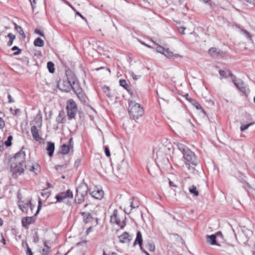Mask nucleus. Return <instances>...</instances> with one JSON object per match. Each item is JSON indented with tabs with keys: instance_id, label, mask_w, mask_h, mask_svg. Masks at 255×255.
I'll return each instance as SVG.
<instances>
[{
	"instance_id": "obj_39",
	"label": "nucleus",
	"mask_w": 255,
	"mask_h": 255,
	"mask_svg": "<svg viewBox=\"0 0 255 255\" xmlns=\"http://www.w3.org/2000/svg\"><path fill=\"white\" fill-rule=\"evenodd\" d=\"M146 248L150 252L154 251L155 250V246H154V244L152 243H148L146 245Z\"/></svg>"
},
{
	"instance_id": "obj_52",
	"label": "nucleus",
	"mask_w": 255,
	"mask_h": 255,
	"mask_svg": "<svg viewBox=\"0 0 255 255\" xmlns=\"http://www.w3.org/2000/svg\"><path fill=\"white\" fill-rule=\"evenodd\" d=\"M169 184L170 187H177V186L172 181L169 180Z\"/></svg>"
},
{
	"instance_id": "obj_37",
	"label": "nucleus",
	"mask_w": 255,
	"mask_h": 255,
	"mask_svg": "<svg viewBox=\"0 0 255 255\" xmlns=\"http://www.w3.org/2000/svg\"><path fill=\"white\" fill-rule=\"evenodd\" d=\"M130 75L132 77L133 79L134 80H137L139 79L141 77L140 75H136L134 73V72L132 71H129L128 72Z\"/></svg>"
},
{
	"instance_id": "obj_57",
	"label": "nucleus",
	"mask_w": 255,
	"mask_h": 255,
	"mask_svg": "<svg viewBox=\"0 0 255 255\" xmlns=\"http://www.w3.org/2000/svg\"><path fill=\"white\" fill-rule=\"evenodd\" d=\"M215 235H216V237L219 236L222 237V234L221 232H218Z\"/></svg>"
},
{
	"instance_id": "obj_56",
	"label": "nucleus",
	"mask_w": 255,
	"mask_h": 255,
	"mask_svg": "<svg viewBox=\"0 0 255 255\" xmlns=\"http://www.w3.org/2000/svg\"><path fill=\"white\" fill-rule=\"evenodd\" d=\"M72 138H71L69 140V146H70L71 147V148H73V145L72 144Z\"/></svg>"
},
{
	"instance_id": "obj_54",
	"label": "nucleus",
	"mask_w": 255,
	"mask_h": 255,
	"mask_svg": "<svg viewBox=\"0 0 255 255\" xmlns=\"http://www.w3.org/2000/svg\"><path fill=\"white\" fill-rule=\"evenodd\" d=\"M64 166L63 165H56L55 166V169L56 170H60L62 167H63Z\"/></svg>"
},
{
	"instance_id": "obj_36",
	"label": "nucleus",
	"mask_w": 255,
	"mask_h": 255,
	"mask_svg": "<svg viewBox=\"0 0 255 255\" xmlns=\"http://www.w3.org/2000/svg\"><path fill=\"white\" fill-rule=\"evenodd\" d=\"M47 68L49 72L51 73H53L54 72V65L52 62H48L47 64Z\"/></svg>"
},
{
	"instance_id": "obj_45",
	"label": "nucleus",
	"mask_w": 255,
	"mask_h": 255,
	"mask_svg": "<svg viewBox=\"0 0 255 255\" xmlns=\"http://www.w3.org/2000/svg\"><path fill=\"white\" fill-rule=\"evenodd\" d=\"M185 29H186L185 27H184V26L178 27V30L179 32L182 34H185L184 30H185Z\"/></svg>"
},
{
	"instance_id": "obj_62",
	"label": "nucleus",
	"mask_w": 255,
	"mask_h": 255,
	"mask_svg": "<svg viewBox=\"0 0 255 255\" xmlns=\"http://www.w3.org/2000/svg\"><path fill=\"white\" fill-rule=\"evenodd\" d=\"M3 224V221H2V220L0 219V226H1Z\"/></svg>"
},
{
	"instance_id": "obj_27",
	"label": "nucleus",
	"mask_w": 255,
	"mask_h": 255,
	"mask_svg": "<svg viewBox=\"0 0 255 255\" xmlns=\"http://www.w3.org/2000/svg\"><path fill=\"white\" fill-rule=\"evenodd\" d=\"M240 32L243 34L248 40L251 41L253 43L252 36L251 34L246 30L242 29L240 30Z\"/></svg>"
},
{
	"instance_id": "obj_14",
	"label": "nucleus",
	"mask_w": 255,
	"mask_h": 255,
	"mask_svg": "<svg viewBox=\"0 0 255 255\" xmlns=\"http://www.w3.org/2000/svg\"><path fill=\"white\" fill-rule=\"evenodd\" d=\"M11 171L13 174H21L24 171L23 164L18 163H12L11 165Z\"/></svg>"
},
{
	"instance_id": "obj_17",
	"label": "nucleus",
	"mask_w": 255,
	"mask_h": 255,
	"mask_svg": "<svg viewBox=\"0 0 255 255\" xmlns=\"http://www.w3.org/2000/svg\"><path fill=\"white\" fill-rule=\"evenodd\" d=\"M31 132L32 135V137L33 138L37 141H40L41 139V137H40L39 134V130L37 128V127L35 125H33L31 127Z\"/></svg>"
},
{
	"instance_id": "obj_18",
	"label": "nucleus",
	"mask_w": 255,
	"mask_h": 255,
	"mask_svg": "<svg viewBox=\"0 0 255 255\" xmlns=\"http://www.w3.org/2000/svg\"><path fill=\"white\" fill-rule=\"evenodd\" d=\"M120 242L128 243L131 240V237L127 232H124L119 237Z\"/></svg>"
},
{
	"instance_id": "obj_5",
	"label": "nucleus",
	"mask_w": 255,
	"mask_h": 255,
	"mask_svg": "<svg viewBox=\"0 0 255 255\" xmlns=\"http://www.w3.org/2000/svg\"><path fill=\"white\" fill-rule=\"evenodd\" d=\"M88 191V186L85 184H81L77 188V193L75 196V201L78 203H81L84 200Z\"/></svg>"
},
{
	"instance_id": "obj_44",
	"label": "nucleus",
	"mask_w": 255,
	"mask_h": 255,
	"mask_svg": "<svg viewBox=\"0 0 255 255\" xmlns=\"http://www.w3.org/2000/svg\"><path fill=\"white\" fill-rule=\"evenodd\" d=\"M15 49H17V51H15V52H14L13 53V54L14 55H17L21 53V50L20 49H19V48L17 46H13V47L12 48V49H11V50H13V51L15 50Z\"/></svg>"
},
{
	"instance_id": "obj_50",
	"label": "nucleus",
	"mask_w": 255,
	"mask_h": 255,
	"mask_svg": "<svg viewBox=\"0 0 255 255\" xmlns=\"http://www.w3.org/2000/svg\"><path fill=\"white\" fill-rule=\"evenodd\" d=\"M34 32H35V33L40 35V36H41L42 37H44L43 32H41L40 30L36 29H35Z\"/></svg>"
},
{
	"instance_id": "obj_33",
	"label": "nucleus",
	"mask_w": 255,
	"mask_h": 255,
	"mask_svg": "<svg viewBox=\"0 0 255 255\" xmlns=\"http://www.w3.org/2000/svg\"><path fill=\"white\" fill-rule=\"evenodd\" d=\"M189 190L191 194H194L195 196H197L199 195V192L197 190V188L195 186L192 185L189 188Z\"/></svg>"
},
{
	"instance_id": "obj_31",
	"label": "nucleus",
	"mask_w": 255,
	"mask_h": 255,
	"mask_svg": "<svg viewBox=\"0 0 255 255\" xmlns=\"http://www.w3.org/2000/svg\"><path fill=\"white\" fill-rule=\"evenodd\" d=\"M209 54L213 57H217L218 56V52L215 48H211L209 50Z\"/></svg>"
},
{
	"instance_id": "obj_40",
	"label": "nucleus",
	"mask_w": 255,
	"mask_h": 255,
	"mask_svg": "<svg viewBox=\"0 0 255 255\" xmlns=\"http://www.w3.org/2000/svg\"><path fill=\"white\" fill-rule=\"evenodd\" d=\"M254 124H255V123H251L247 125H244L241 126V127L240 128L241 130L242 131H244L245 130L248 129L251 126L253 125Z\"/></svg>"
},
{
	"instance_id": "obj_20",
	"label": "nucleus",
	"mask_w": 255,
	"mask_h": 255,
	"mask_svg": "<svg viewBox=\"0 0 255 255\" xmlns=\"http://www.w3.org/2000/svg\"><path fill=\"white\" fill-rule=\"evenodd\" d=\"M83 216V221L86 223L92 222L94 219L89 212H83L81 213Z\"/></svg>"
},
{
	"instance_id": "obj_35",
	"label": "nucleus",
	"mask_w": 255,
	"mask_h": 255,
	"mask_svg": "<svg viewBox=\"0 0 255 255\" xmlns=\"http://www.w3.org/2000/svg\"><path fill=\"white\" fill-rule=\"evenodd\" d=\"M7 37L9 38V40L7 42V45L10 46L13 43V40L15 38V36L12 33H9L8 34Z\"/></svg>"
},
{
	"instance_id": "obj_42",
	"label": "nucleus",
	"mask_w": 255,
	"mask_h": 255,
	"mask_svg": "<svg viewBox=\"0 0 255 255\" xmlns=\"http://www.w3.org/2000/svg\"><path fill=\"white\" fill-rule=\"evenodd\" d=\"M120 85L125 88L126 89H127L128 87V85L127 84V82L125 80H120Z\"/></svg>"
},
{
	"instance_id": "obj_28",
	"label": "nucleus",
	"mask_w": 255,
	"mask_h": 255,
	"mask_svg": "<svg viewBox=\"0 0 255 255\" xmlns=\"http://www.w3.org/2000/svg\"><path fill=\"white\" fill-rule=\"evenodd\" d=\"M44 44V41L40 38L38 37L34 41V45L37 47H42Z\"/></svg>"
},
{
	"instance_id": "obj_4",
	"label": "nucleus",
	"mask_w": 255,
	"mask_h": 255,
	"mask_svg": "<svg viewBox=\"0 0 255 255\" xmlns=\"http://www.w3.org/2000/svg\"><path fill=\"white\" fill-rule=\"evenodd\" d=\"M129 113L133 119L137 120L143 115L144 111L139 104L130 101L129 102Z\"/></svg>"
},
{
	"instance_id": "obj_26",
	"label": "nucleus",
	"mask_w": 255,
	"mask_h": 255,
	"mask_svg": "<svg viewBox=\"0 0 255 255\" xmlns=\"http://www.w3.org/2000/svg\"><path fill=\"white\" fill-rule=\"evenodd\" d=\"M242 232L247 238L246 240L244 241V242L245 243L246 241H248L247 239L253 235V232L252 231L247 229L245 227H244V228L242 229Z\"/></svg>"
},
{
	"instance_id": "obj_23",
	"label": "nucleus",
	"mask_w": 255,
	"mask_h": 255,
	"mask_svg": "<svg viewBox=\"0 0 255 255\" xmlns=\"http://www.w3.org/2000/svg\"><path fill=\"white\" fill-rule=\"evenodd\" d=\"M207 242L212 245H219L216 243V235H211L207 236Z\"/></svg>"
},
{
	"instance_id": "obj_13",
	"label": "nucleus",
	"mask_w": 255,
	"mask_h": 255,
	"mask_svg": "<svg viewBox=\"0 0 255 255\" xmlns=\"http://www.w3.org/2000/svg\"><path fill=\"white\" fill-rule=\"evenodd\" d=\"M25 168L29 171L32 172L35 175L38 174L41 171V167L37 163H27L25 165Z\"/></svg>"
},
{
	"instance_id": "obj_51",
	"label": "nucleus",
	"mask_w": 255,
	"mask_h": 255,
	"mask_svg": "<svg viewBox=\"0 0 255 255\" xmlns=\"http://www.w3.org/2000/svg\"><path fill=\"white\" fill-rule=\"evenodd\" d=\"M10 111L11 112L12 114L13 115H16L17 114V112L19 111V109L13 110L11 108L10 109Z\"/></svg>"
},
{
	"instance_id": "obj_21",
	"label": "nucleus",
	"mask_w": 255,
	"mask_h": 255,
	"mask_svg": "<svg viewBox=\"0 0 255 255\" xmlns=\"http://www.w3.org/2000/svg\"><path fill=\"white\" fill-rule=\"evenodd\" d=\"M34 122L36 127L40 128L42 126V118L40 113L37 114L34 118Z\"/></svg>"
},
{
	"instance_id": "obj_16",
	"label": "nucleus",
	"mask_w": 255,
	"mask_h": 255,
	"mask_svg": "<svg viewBox=\"0 0 255 255\" xmlns=\"http://www.w3.org/2000/svg\"><path fill=\"white\" fill-rule=\"evenodd\" d=\"M73 91L76 94L77 96L80 101L82 102H86V96L83 92L82 90L80 88L78 85L76 87V88H73Z\"/></svg>"
},
{
	"instance_id": "obj_59",
	"label": "nucleus",
	"mask_w": 255,
	"mask_h": 255,
	"mask_svg": "<svg viewBox=\"0 0 255 255\" xmlns=\"http://www.w3.org/2000/svg\"><path fill=\"white\" fill-rule=\"evenodd\" d=\"M76 14L78 15H79L81 17H82V18H84V17L81 15V14L80 13H79V12L77 11Z\"/></svg>"
},
{
	"instance_id": "obj_25",
	"label": "nucleus",
	"mask_w": 255,
	"mask_h": 255,
	"mask_svg": "<svg viewBox=\"0 0 255 255\" xmlns=\"http://www.w3.org/2000/svg\"><path fill=\"white\" fill-rule=\"evenodd\" d=\"M142 243V235L141 233L138 231L137 233L136 239L134 242V245L138 244L140 247L141 249H142L141 245Z\"/></svg>"
},
{
	"instance_id": "obj_24",
	"label": "nucleus",
	"mask_w": 255,
	"mask_h": 255,
	"mask_svg": "<svg viewBox=\"0 0 255 255\" xmlns=\"http://www.w3.org/2000/svg\"><path fill=\"white\" fill-rule=\"evenodd\" d=\"M219 74L221 76V79H222L223 78H226L228 76L232 77V78L234 77L233 74L231 73V72L229 70H219Z\"/></svg>"
},
{
	"instance_id": "obj_64",
	"label": "nucleus",
	"mask_w": 255,
	"mask_h": 255,
	"mask_svg": "<svg viewBox=\"0 0 255 255\" xmlns=\"http://www.w3.org/2000/svg\"><path fill=\"white\" fill-rule=\"evenodd\" d=\"M145 46H146V47H147L148 48H152V47L151 46H150L149 45H147V44H146Z\"/></svg>"
},
{
	"instance_id": "obj_19",
	"label": "nucleus",
	"mask_w": 255,
	"mask_h": 255,
	"mask_svg": "<svg viewBox=\"0 0 255 255\" xmlns=\"http://www.w3.org/2000/svg\"><path fill=\"white\" fill-rule=\"evenodd\" d=\"M91 195L95 199H101L104 196V191L102 190L98 189L93 191L90 193Z\"/></svg>"
},
{
	"instance_id": "obj_8",
	"label": "nucleus",
	"mask_w": 255,
	"mask_h": 255,
	"mask_svg": "<svg viewBox=\"0 0 255 255\" xmlns=\"http://www.w3.org/2000/svg\"><path fill=\"white\" fill-rule=\"evenodd\" d=\"M111 221L113 223H116L121 229H123L126 225V223L124 220H121L118 215L117 210H114L113 214L111 217Z\"/></svg>"
},
{
	"instance_id": "obj_11",
	"label": "nucleus",
	"mask_w": 255,
	"mask_h": 255,
	"mask_svg": "<svg viewBox=\"0 0 255 255\" xmlns=\"http://www.w3.org/2000/svg\"><path fill=\"white\" fill-rule=\"evenodd\" d=\"M73 196V193L70 190H68L66 192H61L56 196L57 202H61L66 198H72Z\"/></svg>"
},
{
	"instance_id": "obj_61",
	"label": "nucleus",
	"mask_w": 255,
	"mask_h": 255,
	"mask_svg": "<svg viewBox=\"0 0 255 255\" xmlns=\"http://www.w3.org/2000/svg\"><path fill=\"white\" fill-rule=\"evenodd\" d=\"M3 146L2 145H0V151H2L3 150Z\"/></svg>"
},
{
	"instance_id": "obj_41",
	"label": "nucleus",
	"mask_w": 255,
	"mask_h": 255,
	"mask_svg": "<svg viewBox=\"0 0 255 255\" xmlns=\"http://www.w3.org/2000/svg\"><path fill=\"white\" fill-rule=\"evenodd\" d=\"M50 248L46 245V243H44V248L42 250L43 255H47L49 252Z\"/></svg>"
},
{
	"instance_id": "obj_47",
	"label": "nucleus",
	"mask_w": 255,
	"mask_h": 255,
	"mask_svg": "<svg viewBox=\"0 0 255 255\" xmlns=\"http://www.w3.org/2000/svg\"><path fill=\"white\" fill-rule=\"evenodd\" d=\"M242 182L243 183V187L245 188L248 189V188H250L251 187L250 185L249 184V183L248 182H246V180L243 181Z\"/></svg>"
},
{
	"instance_id": "obj_9",
	"label": "nucleus",
	"mask_w": 255,
	"mask_h": 255,
	"mask_svg": "<svg viewBox=\"0 0 255 255\" xmlns=\"http://www.w3.org/2000/svg\"><path fill=\"white\" fill-rule=\"evenodd\" d=\"M25 153L22 149L15 154L13 159L12 163H18V164H23L25 162Z\"/></svg>"
},
{
	"instance_id": "obj_48",
	"label": "nucleus",
	"mask_w": 255,
	"mask_h": 255,
	"mask_svg": "<svg viewBox=\"0 0 255 255\" xmlns=\"http://www.w3.org/2000/svg\"><path fill=\"white\" fill-rule=\"evenodd\" d=\"M105 152L107 156L109 157L111 155L109 149L108 147H105Z\"/></svg>"
},
{
	"instance_id": "obj_55",
	"label": "nucleus",
	"mask_w": 255,
	"mask_h": 255,
	"mask_svg": "<svg viewBox=\"0 0 255 255\" xmlns=\"http://www.w3.org/2000/svg\"><path fill=\"white\" fill-rule=\"evenodd\" d=\"M29 1H30L31 6H32V7H33L35 3V0H29Z\"/></svg>"
},
{
	"instance_id": "obj_49",
	"label": "nucleus",
	"mask_w": 255,
	"mask_h": 255,
	"mask_svg": "<svg viewBox=\"0 0 255 255\" xmlns=\"http://www.w3.org/2000/svg\"><path fill=\"white\" fill-rule=\"evenodd\" d=\"M27 246V250H26V255H33L32 252H31V249L29 248L28 245L26 244Z\"/></svg>"
},
{
	"instance_id": "obj_29",
	"label": "nucleus",
	"mask_w": 255,
	"mask_h": 255,
	"mask_svg": "<svg viewBox=\"0 0 255 255\" xmlns=\"http://www.w3.org/2000/svg\"><path fill=\"white\" fill-rule=\"evenodd\" d=\"M70 148H71V147L70 146H69V145H66V144H63L61 146V149L62 153L63 154H67L69 152Z\"/></svg>"
},
{
	"instance_id": "obj_32",
	"label": "nucleus",
	"mask_w": 255,
	"mask_h": 255,
	"mask_svg": "<svg viewBox=\"0 0 255 255\" xmlns=\"http://www.w3.org/2000/svg\"><path fill=\"white\" fill-rule=\"evenodd\" d=\"M15 25V29L21 35L23 36V38H25V35L23 32V30L21 26L17 25L15 23H14Z\"/></svg>"
},
{
	"instance_id": "obj_58",
	"label": "nucleus",
	"mask_w": 255,
	"mask_h": 255,
	"mask_svg": "<svg viewBox=\"0 0 255 255\" xmlns=\"http://www.w3.org/2000/svg\"><path fill=\"white\" fill-rule=\"evenodd\" d=\"M2 237V243L5 245L6 244V241H5V240L4 239V238H3V237L2 236H1Z\"/></svg>"
},
{
	"instance_id": "obj_15",
	"label": "nucleus",
	"mask_w": 255,
	"mask_h": 255,
	"mask_svg": "<svg viewBox=\"0 0 255 255\" xmlns=\"http://www.w3.org/2000/svg\"><path fill=\"white\" fill-rule=\"evenodd\" d=\"M20 209L24 213H27L28 207L29 206L31 210H32L33 206L31 204V200H29L27 203H24L23 202H20L18 204Z\"/></svg>"
},
{
	"instance_id": "obj_2",
	"label": "nucleus",
	"mask_w": 255,
	"mask_h": 255,
	"mask_svg": "<svg viewBox=\"0 0 255 255\" xmlns=\"http://www.w3.org/2000/svg\"><path fill=\"white\" fill-rule=\"evenodd\" d=\"M176 145L182 153L186 168L189 170L194 169L193 167L190 165V164L193 165L197 164V160L194 152L183 144L177 143Z\"/></svg>"
},
{
	"instance_id": "obj_22",
	"label": "nucleus",
	"mask_w": 255,
	"mask_h": 255,
	"mask_svg": "<svg viewBox=\"0 0 255 255\" xmlns=\"http://www.w3.org/2000/svg\"><path fill=\"white\" fill-rule=\"evenodd\" d=\"M54 148L55 146L54 143L51 142H48L46 150H47L48 155L50 157H51L53 155Z\"/></svg>"
},
{
	"instance_id": "obj_3",
	"label": "nucleus",
	"mask_w": 255,
	"mask_h": 255,
	"mask_svg": "<svg viewBox=\"0 0 255 255\" xmlns=\"http://www.w3.org/2000/svg\"><path fill=\"white\" fill-rule=\"evenodd\" d=\"M76 78L73 75H67V79L63 80L59 84V89L63 91L68 92L73 88H76L77 84L76 83Z\"/></svg>"
},
{
	"instance_id": "obj_34",
	"label": "nucleus",
	"mask_w": 255,
	"mask_h": 255,
	"mask_svg": "<svg viewBox=\"0 0 255 255\" xmlns=\"http://www.w3.org/2000/svg\"><path fill=\"white\" fill-rule=\"evenodd\" d=\"M131 201L130 202V207H131V209L128 212L126 210H125V212L127 214H129L130 213L131 211V210L132 209H135V208H137L138 207H139V205L138 204H134L133 202V198H132L131 199Z\"/></svg>"
},
{
	"instance_id": "obj_7",
	"label": "nucleus",
	"mask_w": 255,
	"mask_h": 255,
	"mask_svg": "<svg viewBox=\"0 0 255 255\" xmlns=\"http://www.w3.org/2000/svg\"><path fill=\"white\" fill-rule=\"evenodd\" d=\"M41 203V201L40 200L39 201V205H38V206L37 208V211L34 216H32V217H25L22 219V224L23 227H24L25 228H27V227L30 224H32V223H33L34 222V221L35 220V216L38 214V213L39 212V210H40Z\"/></svg>"
},
{
	"instance_id": "obj_60",
	"label": "nucleus",
	"mask_w": 255,
	"mask_h": 255,
	"mask_svg": "<svg viewBox=\"0 0 255 255\" xmlns=\"http://www.w3.org/2000/svg\"><path fill=\"white\" fill-rule=\"evenodd\" d=\"M247 2L249 3L253 2L255 0H245Z\"/></svg>"
},
{
	"instance_id": "obj_53",
	"label": "nucleus",
	"mask_w": 255,
	"mask_h": 255,
	"mask_svg": "<svg viewBox=\"0 0 255 255\" xmlns=\"http://www.w3.org/2000/svg\"><path fill=\"white\" fill-rule=\"evenodd\" d=\"M8 102L9 103H13L14 102V101L12 100V98L10 95H8Z\"/></svg>"
},
{
	"instance_id": "obj_38",
	"label": "nucleus",
	"mask_w": 255,
	"mask_h": 255,
	"mask_svg": "<svg viewBox=\"0 0 255 255\" xmlns=\"http://www.w3.org/2000/svg\"><path fill=\"white\" fill-rule=\"evenodd\" d=\"M187 99L191 103H192L193 104V105L196 107V108L197 109H201V106L198 103H197L196 102H195V101H194L193 100H192V99L191 98H189V99Z\"/></svg>"
},
{
	"instance_id": "obj_12",
	"label": "nucleus",
	"mask_w": 255,
	"mask_h": 255,
	"mask_svg": "<svg viewBox=\"0 0 255 255\" xmlns=\"http://www.w3.org/2000/svg\"><path fill=\"white\" fill-rule=\"evenodd\" d=\"M232 81L234 83L235 85L243 93L246 94L248 89L246 88V86L245 83L240 79H236L234 76L232 78Z\"/></svg>"
},
{
	"instance_id": "obj_10",
	"label": "nucleus",
	"mask_w": 255,
	"mask_h": 255,
	"mask_svg": "<svg viewBox=\"0 0 255 255\" xmlns=\"http://www.w3.org/2000/svg\"><path fill=\"white\" fill-rule=\"evenodd\" d=\"M156 51L158 53H161L167 58H174L176 57L172 52L169 51L168 49H165L160 45H157L156 47Z\"/></svg>"
},
{
	"instance_id": "obj_30",
	"label": "nucleus",
	"mask_w": 255,
	"mask_h": 255,
	"mask_svg": "<svg viewBox=\"0 0 255 255\" xmlns=\"http://www.w3.org/2000/svg\"><path fill=\"white\" fill-rule=\"evenodd\" d=\"M103 90L107 97H108L109 98H113V96L112 94H111L110 89L108 87L106 86H104L103 87Z\"/></svg>"
},
{
	"instance_id": "obj_43",
	"label": "nucleus",
	"mask_w": 255,
	"mask_h": 255,
	"mask_svg": "<svg viewBox=\"0 0 255 255\" xmlns=\"http://www.w3.org/2000/svg\"><path fill=\"white\" fill-rule=\"evenodd\" d=\"M12 138L13 137L12 135H9L8 136L7 140H6L4 143L6 146H9L11 145V140Z\"/></svg>"
},
{
	"instance_id": "obj_1",
	"label": "nucleus",
	"mask_w": 255,
	"mask_h": 255,
	"mask_svg": "<svg viewBox=\"0 0 255 255\" xmlns=\"http://www.w3.org/2000/svg\"><path fill=\"white\" fill-rule=\"evenodd\" d=\"M174 152V147L169 141L161 144L153 150V156L156 155V159L159 162L166 164L168 162V157H171Z\"/></svg>"
},
{
	"instance_id": "obj_46",
	"label": "nucleus",
	"mask_w": 255,
	"mask_h": 255,
	"mask_svg": "<svg viewBox=\"0 0 255 255\" xmlns=\"http://www.w3.org/2000/svg\"><path fill=\"white\" fill-rule=\"evenodd\" d=\"M5 126V122L2 118L0 117V129H2Z\"/></svg>"
},
{
	"instance_id": "obj_63",
	"label": "nucleus",
	"mask_w": 255,
	"mask_h": 255,
	"mask_svg": "<svg viewBox=\"0 0 255 255\" xmlns=\"http://www.w3.org/2000/svg\"><path fill=\"white\" fill-rule=\"evenodd\" d=\"M103 68H104V67H100V68H97V69H96V70L97 71H99V70L102 69H103Z\"/></svg>"
},
{
	"instance_id": "obj_6",
	"label": "nucleus",
	"mask_w": 255,
	"mask_h": 255,
	"mask_svg": "<svg viewBox=\"0 0 255 255\" xmlns=\"http://www.w3.org/2000/svg\"><path fill=\"white\" fill-rule=\"evenodd\" d=\"M67 116L69 119L75 118L77 112V107L76 103L72 99L68 101L66 106Z\"/></svg>"
}]
</instances>
